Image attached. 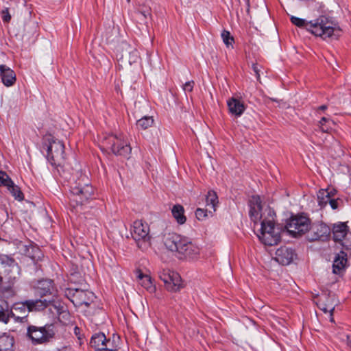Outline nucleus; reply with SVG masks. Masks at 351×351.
I'll return each instance as SVG.
<instances>
[{
  "instance_id": "nucleus-13",
  "label": "nucleus",
  "mask_w": 351,
  "mask_h": 351,
  "mask_svg": "<svg viewBox=\"0 0 351 351\" xmlns=\"http://www.w3.org/2000/svg\"><path fill=\"white\" fill-rule=\"evenodd\" d=\"M310 219L305 216L292 217L286 225L288 232L293 237L303 234L308 230Z\"/></svg>"
},
{
  "instance_id": "nucleus-18",
  "label": "nucleus",
  "mask_w": 351,
  "mask_h": 351,
  "mask_svg": "<svg viewBox=\"0 0 351 351\" xmlns=\"http://www.w3.org/2000/svg\"><path fill=\"white\" fill-rule=\"evenodd\" d=\"M36 293L41 298L47 295H51L55 298L57 294V289L53 281L50 279H43L39 280L35 287Z\"/></svg>"
},
{
  "instance_id": "nucleus-19",
  "label": "nucleus",
  "mask_w": 351,
  "mask_h": 351,
  "mask_svg": "<svg viewBox=\"0 0 351 351\" xmlns=\"http://www.w3.org/2000/svg\"><path fill=\"white\" fill-rule=\"evenodd\" d=\"M200 249L187 238L184 245L181 247V252L178 255L180 259L195 260L199 257Z\"/></svg>"
},
{
  "instance_id": "nucleus-17",
  "label": "nucleus",
  "mask_w": 351,
  "mask_h": 351,
  "mask_svg": "<svg viewBox=\"0 0 351 351\" xmlns=\"http://www.w3.org/2000/svg\"><path fill=\"white\" fill-rule=\"evenodd\" d=\"M332 232L335 241L341 243V244L346 247L351 246V243H348L346 238L348 233V227L346 223L339 222L335 223L332 229Z\"/></svg>"
},
{
  "instance_id": "nucleus-15",
  "label": "nucleus",
  "mask_w": 351,
  "mask_h": 351,
  "mask_svg": "<svg viewBox=\"0 0 351 351\" xmlns=\"http://www.w3.org/2000/svg\"><path fill=\"white\" fill-rule=\"evenodd\" d=\"M330 233V228L324 223L310 224L307 230V239L310 241L326 240Z\"/></svg>"
},
{
  "instance_id": "nucleus-40",
  "label": "nucleus",
  "mask_w": 351,
  "mask_h": 351,
  "mask_svg": "<svg viewBox=\"0 0 351 351\" xmlns=\"http://www.w3.org/2000/svg\"><path fill=\"white\" fill-rule=\"evenodd\" d=\"M194 82H187L183 85V89L185 92H191L193 88Z\"/></svg>"
},
{
  "instance_id": "nucleus-31",
  "label": "nucleus",
  "mask_w": 351,
  "mask_h": 351,
  "mask_svg": "<svg viewBox=\"0 0 351 351\" xmlns=\"http://www.w3.org/2000/svg\"><path fill=\"white\" fill-rule=\"evenodd\" d=\"M218 202H219L217 193L213 191H209L206 197V206H210V208L213 209V211L215 212Z\"/></svg>"
},
{
  "instance_id": "nucleus-21",
  "label": "nucleus",
  "mask_w": 351,
  "mask_h": 351,
  "mask_svg": "<svg viewBox=\"0 0 351 351\" xmlns=\"http://www.w3.org/2000/svg\"><path fill=\"white\" fill-rule=\"evenodd\" d=\"M319 308L324 313H330V322H333L332 313L335 308L334 296H326L321 298L319 300Z\"/></svg>"
},
{
  "instance_id": "nucleus-22",
  "label": "nucleus",
  "mask_w": 351,
  "mask_h": 351,
  "mask_svg": "<svg viewBox=\"0 0 351 351\" xmlns=\"http://www.w3.org/2000/svg\"><path fill=\"white\" fill-rule=\"evenodd\" d=\"M136 277L138 280V283L145 288L150 293H153L156 291V288L152 282V278L147 274H144L141 269L136 271Z\"/></svg>"
},
{
  "instance_id": "nucleus-26",
  "label": "nucleus",
  "mask_w": 351,
  "mask_h": 351,
  "mask_svg": "<svg viewBox=\"0 0 351 351\" xmlns=\"http://www.w3.org/2000/svg\"><path fill=\"white\" fill-rule=\"evenodd\" d=\"M106 338V337L103 332L95 333L90 339V345L91 347L94 348L96 351H99L103 348Z\"/></svg>"
},
{
  "instance_id": "nucleus-20",
  "label": "nucleus",
  "mask_w": 351,
  "mask_h": 351,
  "mask_svg": "<svg viewBox=\"0 0 351 351\" xmlns=\"http://www.w3.org/2000/svg\"><path fill=\"white\" fill-rule=\"evenodd\" d=\"M295 252L291 248L280 247L276 252V261L281 265H287L292 262Z\"/></svg>"
},
{
  "instance_id": "nucleus-36",
  "label": "nucleus",
  "mask_w": 351,
  "mask_h": 351,
  "mask_svg": "<svg viewBox=\"0 0 351 351\" xmlns=\"http://www.w3.org/2000/svg\"><path fill=\"white\" fill-rule=\"evenodd\" d=\"M221 38L227 47L232 46V43H234V38L230 35V32L223 30L221 32Z\"/></svg>"
},
{
  "instance_id": "nucleus-5",
  "label": "nucleus",
  "mask_w": 351,
  "mask_h": 351,
  "mask_svg": "<svg viewBox=\"0 0 351 351\" xmlns=\"http://www.w3.org/2000/svg\"><path fill=\"white\" fill-rule=\"evenodd\" d=\"M3 269L4 280H7L8 287L4 286L3 294L5 297H13L15 291L13 285L20 274V268L15 261L7 255L1 256V269Z\"/></svg>"
},
{
  "instance_id": "nucleus-39",
  "label": "nucleus",
  "mask_w": 351,
  "mask_h": 351,
  "mask_svg": "<svg viewBox=\"0 0 351 351\" xmlns=\"http://www.w3.org/2000/svg\"><path fill=\"white\" fill-rule=\"evenodd\" d=\"M261 66L258 64H252V70L255 73L257 80L260 81V72Z\"/></svg>"
},
{
  "instance_id": "nucleus-27",
  "label": "nucleus",
  "mask_w": 351,
  "mask_h": 351,
  "mask_svg": "<svg viewBox=\"0 0 351 351\" xmlns=\"http://www.w3.org/2000/svg\"><path fill=\"white\" fill-rule=\"evenodd\" d=\"M171 213L178 223L183 224L186 222V218L184 216V209L182 205H174L171 209Z\"/></svg>"
},
{
  "instance_id": "nucleus-35",
  "label": "nucleus",
  "mask_w": 351,
  "mask_h": 351,
  "mask_svg": "<svg viewBox=\"0 0 351 351\" xmlns=\"http://www.w3.org/2000/svg\"><path fill=\"white\" fill-rule=\"evenodd\" d=\"M291 22L300 28H304L307 30V27H308V25L310 24V21H306L303 19H300L296 16H291L290 18Z\"/></svg>"
},
{
  "instance_id": "nucleus-28",
  "label": "nucleus",
  "mask_w": 351,
  "mask_h": 351,
  "mask_svg": "<svg viewBox=\"0 0 351 351\" xmlns=\"http://www.w3.org/2000/svg\"><path fill=\"white\" fill-rule=\"evenodd\" d=\"M47 302V305L46 308L51 306L56 311V314L58 315H60L61 314L67 313L66 307L65 304L56 300V296L55 298H52L51 300H46Z\"/></svg>"
},
{
  "instance_id": "nucleus-9",
  "label": "nucleus",
  "mask_w": 351,
  "mask_h": 351,
  "mask_svg": "<svg viewBox=\"0 0 351 351\" xmlns=\"http://www.w3.org/2000/svg\"><path fill=\"white\" fill-rule=\"evenodd\" d=\"M132 236L137 246L142 250H146L151 246L149 226L142 220H136L133 223Z\"/></svg>"
},
{
  "instance_id": "nucleus-29",
  "label": "nucleus",
  "mask_w": 351,
  "mask_h": 351,
  "mask_svg": "<svg viewBox=\"0 0 351 351\" xmlns=\"http://www.w3.org/2000/svg\"><path fill=\"white\" fill-rule=\"evenodd\" d=\"M119 337L118 336H115L114 335H113L112 339L106 338L103 348L101 350L117 351L119 348Z\"/></svg>"
},
{
  "instance_id": "nucleus-3",
  "label": "nucleus",
  "mask_w": 351,
  "mask_h": 351,
  "mask_svg": "<svg viewBox=\"0 0 351 351\" xmlns=\"http://www.w3.org/2000/svg\"><path fill=\"white\" fill-rule=\"evenodd\" d=\"M43 149L47 152V158L50 164L56 167H62L65 164L66 156L63 143L50 134L43 138Z\"/></svg>"
},
{
  "instance_id": "nucleus-42",
  "label": "nucleus",
  "mask_w": 351,
  "mask_h": 351,
  "mask_svg": "<svg viewBox=\"0 0 351 351\" xmlns=\"http://www.w3.org/2000/svg\"><path fill=\"white\" fill-rule=\"evenodd\" d=\"M141 14L145 17V18H147V16H150L151 14L149 12V10H147V11H141Z\"/></svg>"
},
{
  "instance_id": "nucleus-43",
  "label": "nucleus",
  "mask_w": 351,
  "mask_h": 351,
  "mask_svg": "<svg viewBox=\"0 0 351 351\" xmlns=\"http://www.w3.org/2000/svg\"><path fill=\"white\" fill-rule=\"evenodd\" d=\"M326 109H327V106H326V105H322V106H320L317 108V110H325Z\"/></svg>"
},
{
  "instance_id": "nucleus-24",
  "label": "nucleus",
  "mask_w": 351,
  "mask_h": 351,
  "mask_svg": "<svg viewBox=\"0 0 351 351\" xmlns=\"http://www.w3.org/2000/svg\"><path fill=\"white\" fill-rule=\"evenodd\" d=\"M227 104L229 112L236 117H240L245 110L243 102L234 97L230 99Z\"/></svg>"
},
{
  "instance_id": "nucleus-23",
  "label": "nucleus",
  "mask_w": 351,
  "mask_h": 351,
  "mask_svg": "<svg viewBox=\"0 0 351 351\" xmlns=\"http://www.w3.org/2000/svg\"><path fill=\"white\" fill-rule=\"evenodd\" d=\"M16 81L15 72L5 65H1V82L7 87L13 86Z\"/></svg>"
},
{
  "instance_id": "nucleus-8",
  "label": "nucleus",
  "mask_w": 351,
  "mask_h": 351,
  "mask_svg": "<svg viewBox=\"0 0 351 351\" xmlns=\"http://www.w3.org/2000/svg\"><path fill=\"white\" fill-rule=\"evenodd\" d=\"M335 24L331 18L322 14L315 19L311 20L307 31L324 39L331 37L335 31Z\"/></svg>"
},
{
  "instance_id": "nucleus-44",
  "label": "nucleus",
  "mask_w": 351,
  "mask_h": 351,
  "mask_svg": "<svg viewBox=\"0 0 351 351\" xmlns=\"http://www.w3.org/2000/svg\"><path fill=\"white\" fill-rule=\"evenodd\" d=\"M10 221H8V220H7V221L3 223V226H4V228H5L3 230H4L5 232H6V230H5V229L7 228L6 225H7V224H10Z\"/></svg>"
},
{
  "instance_id": "nucleus-10",
  "label": "nucleus",
  "mask_w": 351,
  "mask_h": 351,
  "mask_svg": "<svg viewBox=\"0 0 351 351\" xmlns=\"http://www.w3.org/2000/svg\"><path fill=\"white\" fill-rule=\"evenodd\" d=\"M65 296L75 306L85 305L88 306L95 298V294L88 290L79 289H66Z\"/></svg>"
},
{
  "instance_id": "nucleus-32",
  "label": "nucleus",
  "mask_w": 351,
  "mask_h": 351,
  "mask_svg": "<svg viewBox=\"0 0 351 351\" xmlns=\"http://www.w3.org/2000/svg\"><path fill=\"white\" fill-rule=\"evenodd\" d=\"M335 123L332 120L322 117L319 121L318 125L322 132L328 133L331 131Z\"/></svg>"
},
{
  "instance_id": "nucleus-37",
  "label": "nucleus",
  "mask_w": 351,
  "mask_h": 351,
  "mask_svg": "<svg viewBox=\"0 0 351 351\" xmlns=\"http://www.w3.org/2000/svg\"><path fill=\"white\" fill-rule=\"evenodd\" d=\"M1 16L4 23H9L12 18L10 9L6 8L3 10L1 11Z\"/></svg>"
},
{
  "instance_id": "nucleus-11",
  "label": "nucleus",
  "mask_w": 351,
  "mask_h": 351,
  "mask_svg": "<svg viewBox=\"0 0 351 351\" xmlns=\"http://www.w3.org/2000/svg\"><path fill=\"white\" fill-rule=\"evenodd\" d=\"M159 278L164 282L167 291H179L182 287V279L178 273L169 269H162L159 272Z\"/></svg>"
},
{
  "instance_id": "nucleus-38",
  "label": "nucleus",
  "mask_w": 351,
  "mask_h": 351,
  "mask_svg": "<svg viewBox=\"0 0 351 351\" xmlns=\"http://www.w3.org/2000/svg\"><path fill=\"white\" fill-rule=\"evenodd\" d=\"M207 210L197 208L195 211V216L198 220H203L207 217Z\"/></svg>"
},
{
  "instance_id": "nucleus-1",
  "label": "nucleus",
  "mask_w": 351,
  "mask_h": 351,
  "mask_svg": "<svg viewBox=\"0 0 351 351\" xmlns=\"http://www.w3.org/2000/svg\"><path fill=\"white\" fill-rule=\"evenodd\" d=\"M249 215L254 223H261L258 237L266 245H277L281 239L280 230L275 226L276 213L268 206L262 205L260 196L254 195L249 200Z\"/></svg>"
},
{
  "instance_id": "nucleus-41",
  "label": "nucleus",
  "mask_w": 351,
  "mask_h": 351,
  "mask_svg": "<svg viewBox=\"0 0 351 351\" xmlns=\"http://www.w3.org/2000/svg\"><path fill=\"white\" fill-rule=\"evenodd\" d=\"M3 277H1V283H3V285H1V287L3 289V290H1V293L3 294V298H6V299H9V298H10L11 297H8H8H5V295H4V294H3V291H4L3 287H4V286L8 287V285H5V284H6V283L8 284V282H7V280H5V281H3Z\"/></svg>"
},
{
  "instance_id": "nucleus-6",
  "label": "nucleus",
  "mask_w": 351,
  "mask_h": 351,
  "mask_svg": "<svg viewBox=\"0 0 351 351\" xmlns=\"http://www.w3.org/2000/svg\"><path fill=\"white\" fill-rule=\"evenodd\" d=\"M70 192L71 200L80 205L86 203L94 195L93 187L84 175H81L77 180L71 184Z\"/></svg>"
},
{
  "instance_id": "nucleus-34",
  "label": "nucleus",
  "mask_w": 351,
  "mask_h": 351,
  "mask_svg": "<svg viewBox=\"0 0 351 351\" xmlns=\"http://www.w3.org/2000/svg\"><path fill=\"white\" fill-rule=\"evenodd\" d=\"M139 60V53L136 49H133L132 51H130L128 57L125 58V61H128V64L130 66L138 64Z\"/></svg>"
},
{
  "instance_id": "nucleus-30",
  "label": "nucleus",
  "mask_w": 351,
  "mask_h": 351,
  "mask_svg": "<svg viewBox=\"0 0 351 351\" xmlns=\"http://www.w3.org/2000/svg\"><path fill=\"white\" fill-rule=\"evenodd\" d=\"M14 337L6 335H1V351H14Z\"/></svg>"
},
{
  "instance_id": "nucleus-4",
  "label": "nucleus",
  "mask_w": 351,
  "mask_h": 351,
  "mask_svg": "<svg viewBox=\"0 0 351 351\" xmlns=\"http://www.w3.org/2000/svg\"><path fill=\"white\" fill-rule=\"evenodd\" d=\"M101 149L106 151L110 150L114 155L126 158H130L132 151L129 143L122 134L104 136L101 141Z\"/></svg>"
},
{
  "instance_id": "nucleus-14",
  "label": "nucleus",
  "mask_w": 351,
  "mask_h": 351,
  "mask_svg": "<svg viewBox=\"0 0 351 351\" xmlns=\"http://www.w3.org/2000/svg\"><path fill=\"white\" fill-rule=\"evenodd\" d=\"M187 237L174 232H169L164 235L163 243L166 248L172 252L176 253L177 256L185 244Z\"/></svg>"
},
{
  "instance_id": "nucleus-2",
  "label": "nucleus",
  "mask_w": 351,
  "mask_h": 351,
  "mask_svg": "<svg viewBox=\"0 0 351 351\" xmlns=\"http://www.w3.org/2000/svg\"><path fill=\"white\" fill-rule=\"evenodd\" d=\"M46 299L28 300L23 302L12 304L9 310L10 304L5 300V309L1 304V322L8 323L10 317H13L15 321L23 322L27 318V313L30 311H40L46 308L47 305Z\"/></svg>"
},
{
  "instance_id": "nucleus-12",
  "label": "nucleus",
  "mask_w": 351,
  "mask_h": 351,
  "mask_svg": "<svg viewBox=\"0 0 351 351\" xmlns=\"http://www.w3.org/2000/svg\"><path fill=\"white\" fill-rule=\"evenodd\" d=\"M337 190L333 188L320 189L317 193V202L321 208L325 207L328 204L335 210L342 203L341 199L337 197Z\"/></svg>"
},
{
  "instance_id": "nucleus-45",
  "label": "nucleus",
  "mask_w": 351,
  "mask_h": 351,
  "mask_svg": "<svg viewBox=\"0 0 351 351\" xmlns=\"http://www.w3.org/2000/svg\"><path fill=\"white\" fill-rule=\"evenodd\" d=\"M74 331H75V335H78V334L80 333V328L78 327H75L74 329Z\"/></svg>"
},
{
  "instance_id": "nucleus-7",
  "label": "nucleus",
  "mask_w": 351,
  "mask_h": 351,
  "mask_svg": "<svg viewBox=\"0 0 351 351\" xmlns=\"http://www.w3.org/2000/svg\"><path fill=\"white\" fill-rule=\"evenodd\" d=\"M57 332L54 324H47L43 326H29L27 335L34 344H43L51 341Z\"/></svg>"
},
{
  "instance_id": "nucleus-47",
  "label": "nucleus",
  "mask_w": 351,
  "mask_h": 351,
  "mask_svg": "<svg viewBox=\"0 0 351 351\" xmlns=\"http://www.w3.org/2000/svg\"><path fill=\"white\" fill-rule=\"evenodd\" d=\"M126 1H127L128 3H130L131 0H126Z\"/></svg>"
},
{
  "instance_id": "nucleus-33",
  "label": "nucleus",
  "mask_w": 351,
  "mask_h": 351,
  "mask_svg": "<svg viewBox=\"0 0 351 351\" xmlns=\"http://www.w3.org/2000/svg\"><path fill=\"white\" fill-rule=\"evenodd\" d=\"M154 124L152 117L145 116L140 119L136 122V126L138 129L146 130Z\"/></svg>"
},
{
  "instance_id": "nucleus-25",
  "label": "nucleus",
  "mask_w": 351,
  "mask_h": 351,
  "mask_svg": "<svg viewBox=\"0 0 351 351\" xmlns=\"http://www.w3.org/2000/svg\"><path fill=\"white\" fill-rule=\"evenodd\" d=\"M347 263V254L344 252H340L334 259L332 265V271L335 274H341L346 267Z\"/></svg>"
},
{
  "instance_id": "nucleus-46",
  "label": "nucleus",
  "mask_w": 351,
  "mask_h": 351,
  "mask_svg": "<svg viewBox=\"0 0 351 351\" xmlns=\"http://www.w3.org/2000/svg\"><path fill=\"white\" fill-rule=\"evenodd\" d=\"M78 339L80 341V342H79L80 345H82V339L80 338V337H78Z\"/></svg>"
},
{
  "instance_id": "nucleus-16",
  "label": "nucleus",
  "mask_w": 351,
  "mask_h": 351,
  "mask_svg": "<svg viewBox=\"0 0 351 351\" xmlns=\"http://www.w3.org/2000/svg\"><path fill=\"white\" fill-rule=\"evenodd\" d=\"M1 186L5 187V192L9 193L15 199L22 201L24 199V195L19 186L3 171H1Z\"/></svg>"
}]
</instances>
